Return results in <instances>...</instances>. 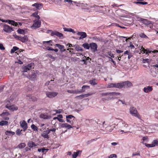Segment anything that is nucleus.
I'll return each mask as SVG.
<instances>
[{
    "label": "nucleus",
    "instance_id": "aec40b11",
    "mask_svg": "<svg viewBox=\"0 0 158 158\" xmlns=\"http://www.w3.org/2000/svg\"><path fill=\"white\" fill-rule=\"evenodd\" d=\"M55 46L59 48L61 52L65 51L64 46L63 45H61L59 44H55Z\"/></svg>",
    "mask_w": 158,
    "mask_h": 158
},
{
    "label": "nucleus",
    "instance_id": "49530a36",
    "mask_svg": "<svg viewBox=\"0 0 158 158\" xmlns=\"http://www.w3.org/2000/svg\"><path fill=\"white\" fill-rule=\"evenodd\" d=\"M17 31L20 34H24V31L20 29H18Z\"/></svg>",
    "mask_w": 158,
    "mask_h": 158
},
{
    "label": "nucleus",
    "instance_id": "09e8293b",
    "mask_svg": "<svg viewBox=\"0 0 158 158\" xmlns=\"http://www.w3.org/2000/svg\"><path fill=\"white\" fill-rule=\"evenodd\" d=\"M139 36L142 38H147V36L144 33H141L139 34Z\"/></svg>",
    "mask_w": 158,
    "mask_h": 158
},
{
    "label": "nucleus",
    "instance_id": "4be33fe9",
    "mask_svg": "<svg viewBox=\"0 0 158 158\" xmlns=\"http://www.w3.org/2000/svg\"><path fill=\"white\" fill-rule=\"evenodd\" d=\"M48 134L47 133V132H45V131H44L41 134V135L45 139H48L49 138V136L48 135Z\"/></svg>",
    "mask_w": 158,
    "mask_h": 158
},
{
    "label": "nucleus",
    "instance_id": "ea45409f",
    "mask_svg": "<svg viewBox=\"0 0 158 158\" xmlns=\"http://www.w3.org/2000/svg\"><path fill=\"white\" fill-rule=\"evenodd\" d=\"M152 52V53L157 52H158V51L156 50H155L154 51H149L148 49H147V51H146V52H145V54H147L148 53H151Z\"/></svg>",
    "mask_w": 158,
    "mask_h": 158
},
{
    "label": "nucleus",
    "instance_id": "4d7b16f0",
    "mask_svg": "<svg viewBox=\"0 0 158 158\" xmlns=\"http://www.w3.org/2000/svg\"><path fill=\"white\" fill-rule=\"evenodd\" d=\"M143 63H149V60L148 59H143Z\"/></svg>",
    "mask_w": 158,
    "mask_h": 158
},
{
    "label": "nucleus",
    "instance_id": "7ed1b4c3",
    "mask_svg": "<svg viewBox=\"0 0 158 158\" xmlns=\"http://www.w3.org/2000/svg\"><path fill=\"white\" fill-rule=\"evenodd\" d=\"M112 121H113V122L116 123V126L118 125L119 128L124 130L128 129V124L122 119L115 118H114V119Z\"/></svg>",
    "mask_w": 158,
    "mask_h": 158
},
{
    "label": "nucleus",
    "instance_id": "7c9ffc66",
    "mask_svg": "<svg viewBox=\"0 0 158 158\" xmlns=\"http://www.w3.org/2000/svg\"><path fill=\"white\" fill-rule=\"evenodd\" d=\"M30 79L32 81H34L35 80L36 77V74L35 73H33L31 76H30Z\"/></svg>",
    "mask_w": 158,
    "mask_h": 158
},
{
    "label": "nucleus",
    "instance_id": "603ef678",
    "mask_svg": "<svg viewBox=\"0 0 158 158\" xmlns=\"http://www.w3.org/2000/svg\"><path fill=\"white\" fill-rule=\"evenodd\" d=\"M140 50H141V52H143V53H145V52H146V51H147V49H145L143 47V46L141 47V49Z\"/></svg>",
    "mask_w": 158,
    "mask_h": 158
},
{
    "label": "nucleus",
    "instance_id": "052dcab7",
    "mask_svg": "<svg viewBox=\"0 0 158 158\" xmlns=\"http://www.w3.org/2000/svg\"><path fill=\"white\" fill-rule=\"evenodd\" d=\"M108 58L110 59V60L111 61H112L113 63V64H114V66H116V63L115 62V61H114L113 59L112 58H110V57H108Z\"/></svg>",
    "mask_w": 158,
    "mask_h": 158
},
{
    "label": "nucleus",
    "instance_id": "ddd939ff",
    "mask_svg": "<svg viewBox=\"0 0 158 158\" xmlns=\"http://www.w3.org/2000/svg\"><path fill=\"white\" fill-rule=\"evenodd\" d=\"M4 31L7 33H10L13 31L12 27L7 25H4L3 26Z\"/></svg>",
    "mask_w": 158,
    "mask_h": 158
},
{
    "label": "nucleus",
    "instance_id": "473e14b6",
    "mask_svg": "<svg viewBox=\"0 0 158 158\" xmlns=\"http://www.w3.org/2000/svg\"><path fill=\"white\" fill-rule=\"evenodd\" d=\"M26 146V144L24 143H21L18 145L19 148L22 149L24 148Z\"/></svg>",
    "mask_w": 158,
    "mask_h": 158
},
{
    "label": "nucleus",
    "instance_id": "39448f33",
    "mask_svg": "<svg viewBox=\"0 0 158 158\" xmlns=\"http://www.w3.org/2000/svg\"><path fill=\"white\" fill-rule=\"evenodd\" d=\"M14 36L16 39L18 40L23 43H25L27 42L28 40V38L27 35H24L23 36H18L17 35H14Z\"/></svg>",
    "mask_w": 158,
    "mask_h": 158
},
{
    "label": "nucleus",
    "instance_id": "2eb2a0df",
    "mask_svg": "<svg viewBox=\"0 0 158 158\" xmlns=\"http://www.w3.org/2000/svg\"><path fill=\"white\" fill-rule=\"evenodd\" d=\"M92 94L90 93H88L85 94H82L79 96H77L75 97V98L78 100L87 97L88 96H90Z\"/></svg>",
    "mask_w": 158,
    "mask_h": 158
},
{
    "label": "nucleus",
    "instance_id": "72a5a7b5",
    "mask_svg": "<svg viewBox=\"0 0 158 158\" xmlns=\"http://www.w3.org/2000/svg\"><path fill=\"white\" fill-rule=\"evenodd\" d=\"M152 146L153 147H154L155 146L158 145V141L156 140H154L152 142Z\"/></svg>",
    "mask_w": 158,
    "mask_h": 158
},
{
    "label": "nucleus",
    "instance_id": "13d9d810",
    "mask_svg": "<svg viewBox=\"0 0 158 158\" xmlns=\"http://www.w3.org/2000/svg\"><path fill=\"white\" fill-rule=\"evenodd\" d=\"M114 157L117 158V155L115 154H112L109 157V158H113Z\"/></svg>",
    "mask_w": 158,
    "mask_h": 158
},
{
    "label": "nucleus",
    "instance_id": "c03bdc74",
    "mask_svg": "<svg viewBox=\"0 0 158 158\" xmlns=\"http://www.w3.org/2000/svg\"><path fill=\"white\" fill-rule=\"evenodd\" d=\"M134 3L137 4H139L143 5H146L148 4L147 2H135Z\"/></svg>",
    "mask_w": 158,
    "mask_h": 158
},
{
    "label": "nucleus",
    "instance_id": "a18cd8bd",
    "mask_svg": "<svg viewBox=\"0 0 158 158\" xmlns=\"http://www.w3.org/2000/svg\"><path fill=\"white\" fill-rule=\"evenodd\" d=\"M120 94L119 93H116L115 92H110V95L112 96H117Z\"/></svg>",
    "mask_w": 158,
    "mask_h": 158
},
{
    "label": "nucleus",
    "instance_id": "c9c22d12",
    "mask_svg": "<svg viewBox=\"0 0 158 158\" xmlns=\"http://www.w3.org/2000/svg\"><path fill=\"white\" fill-rule=\"evenodd\" d=\"M19 48L16 46L13 47V48L11 50L10 52L12 53L15 52L16 51L18 50Z\"/></svg>",
    "mask_w": 158,
    "mask_h": 158
},
{
    "label": "nucleus",
    "instance_id": "f704fd0d",
    "mask_svg": "<svg viewBox=\"0 0 158 158\" xmlns=\"http://www.w3.org/2000/svg\"><path fill=\"white\" fill-rule=\"evenodd\" d=\"M31 127L34 131H38V128L34 124H33L31 126Z\"/></svg>",
    "mask_w": 158,
    "mask_h": 158
},
{
    "label": "nucleus",
    "instance_id": "412c9836",
    "mask_svg": "<svg viewBox=\"0 0 158 158\" xmlns=\"http://www.w3.org/2000/svg\"><path fill=\"white\" fill-rule=\"evenodd\" d=\"M32 6L35 7L37 9L40 10L42 7V5L41 4L35 3L34 4L32 5Z\"/></svg>",
    "mask_w": 158,
    "mask_h": 158
},
{
    "label": "nucleus",
    "instance_id": "864d4df0",
    "mask_svg": "<svg viewBox=\"0 0 158 158\" xmlns=\"http://www.w3.org/2000/svg\"><path fill=\"white\" fill-rule=\"evenodd\" d=\"M67 125V123H61L60 124V126L61 127H66Z\"/></svg>",
    "mask_w": 158,
    "mask_h": 158
},
{
    "label": "nucleus",
    "instance_id": "680f3d73",
    "mask_svg": "<svg viewBox=\"0 0 158 158\" xmlns=\"http://www.w3.org/2000/svg\"><path fill=\"white\" fill-rule=\"evenodd\" d=\"M0 49L1 50H4L5 49V48L2 44H0Z\"/></svg>",
    "mask_w": 158,
    "mask_h": 158
},
{
    "label": "nucleus",
    "instance_id": "c85d7f7f",
    "mask_svg": "<svg viewBox=\"0 0 158 158\" xmlns=\"http://www.w3.org/2000/svg\"><path fill=\"white\" fill-rule=\"evenodd\" d=\"M82 46L84 47V48L87 49H89L90 48L89 44V45L88 44L86 43L83 44Z\"/></svg>",
    "mask_w": 158,
    "mask_h": 158
},
{
    "label": "nucleus",
    "instance_id": "393cba45",
    "mask_svg": "<svg viewBox=\"0 0 158 158\" xmlns=\"http://www.w3.org/2000/svg\"><path fill=\"white\" fill-rule=\"evenodd\" d=\"M20 126L22 128L27 127V124L25 120H23L22 122H20Z\"/></svg>",
    "mask_w": 158,
    "mask_h": 158
},
{
    "label": "nucleus",
    "instance_id": "cd10ccee",
    "mask_svg": "<svg viewBox=\"0 0 158 158\" xmlns=\"http://www.w3.org/2000/svg\"><path fill=\"white\" fill-rule=\"evenodd\" d=\"M15 134L14 132L11 131H7L5 132L6 135L8 136L14 135Z\"/></svg>",
    "mask_w": 158,
    "mask_h": 158
},
{
    "label": "nucleus",
    "instance_id": "5701e85b",
    "mask_svg": "<svg viewBox=\"0 0 158 158\" xmlns=\"http://www.w3.org/2000/svg\"><path fill=\"white\" fill-rule=\"evenodd\" d=\"M27 145L29 147L31 148H32L34 146H36V145L35 144V143L31 141L29 142L28 143Z\"/></svg>",
    "mask_w": 158,
    "mask_h": 158
},
{
    "label": "nucleus",
    "instance_id": "bf43d9fd",
    "mask_svg": "<svg viewBox=\"0 0 158 158\" xmlns=\"http://www.w3.org/2000/svg\"><path fill=\"white\" fill-rule=\"evenodd\" d=\"M137 155L140 156L139 152H137L136 153H133L132 155V156H134Z\"/></svg>",
    "mask_w": 158,
    "mask_h": 158
},
{
    "label": "nucleus",
    "instance_id": "6ab92c4d",
    "mask_svg": "<svg viewBox=\"0 0 158 158\" xmlns=\"http://www.w3.org/2000/svg\"><path fill=\"white\" fill-rule=\"evenodd\" d=\"M40 118H43L44 119H49L51 118V117L50 116H48L45 114H41L40 116Z\"/></svg>",
    "mask_w": 158,
    "mask_h": 158
},
{
    "label": "nucleus",
    "instance_id": "a878e982",
    "mask_svg": "<svg viewBox=\"0 0 158 158\" xmlns=\"http://www.w3.org/2000/svg\"><path fill=\"white\" fill-rule=\"evenodd\" d=\"M75 49L77 51H82L83 50L82 48L79 46L78 45H74Z\"/></svg>",
    "mask_w": 158,
    "mask_h": 158
},
{
    "label": "nucleus",
    "instance_id": "9b49d317",
    "mask_svg": "<svg viewBox=\"0 0 158 158\" xmlns=\"http://www.w3.org/2000/svg\"><path fill=\"white\" fill-rule=\"evenodd\" d=\"M41 23V22L39 20H35L34 21V23L31 26V27H34L35 28H39L40 26Z\"/></svg>",
    "mask_w": 158,
    "mask_h": 158
},
{
    "label": "nucleus",
    "instance_id": "20e7f679",
    "mask_svg": "<svg viewBox=\"0 0 158 158\" xmlns=\"http://www.w3.org/2000/svg\"><path fill=\"white\" fill-rule=\"evenodd\" d=\"M130 114L132 116L137 118L139 119H141V117L139 114L136 109L134 107L131 106L129 109Z\"/></svg>",
    "mask_w": 158,
    "mask_h": 158
},
{
    "label": "nucleus",
    "instance_id": "58836bf2",
    "mask_svg": "<svg viewBox=\"0 0 158 158\" xmlns=\"http://www.w3.org/2000/svg\"><path fill=\"white\" fill-rule=\"evenodd\" d=\"M9 114L8 112L6 111L5 112H3L2 114H1L0 115L2 117H3L4 116H8Z\"/></svg>",
    "mask_w": 158,
    "mask_h": 158
},
{
    "label": "nucleus",
    "instance_id": "b1692460",
    "mask_svg": "<svg viewBox=\"0 0 158 158\" xmlns=\"http://www.w3.org/2000/svg\"><path fill=\"white\" fill-rule=\"evenodd\" d=\"M63 29L64 31L72 32L73 33H75L74 31L71 28L64 27L63 28Z\"/></svg>",
    "mask_w": 158,
    "mask_h": 158
},
{
    "label": "nucleus",
    "instance_id": "79ce46f5",
    "mask_svg": "<svg viewBox=\"0 0 158 158\" xmlns=\"http://www.w3.org/2000/svg\"><path fill=\"white\" fill-rule=\"evenodd\" d=\"M103 6H97L96 5H94L93 6H90V7L91 8L97 7L98 9H99L100 8H103Z\"/></svg>",
    "mask_w": 158,
    "mask_h": 158
},
{
    "label": "nucleus",
    "instance_id": "3c124183",
    "mask_svg": "<svg viewBox=\"0 0 158 158\" xmlns=\"http://www.w3.org/2000/svg\"><path fill=\"white\" fill-rule=\"evenodd\" d=\"M110 94V92H108L106 93H102L101 94H100V95L101 96H107L108 95Z\"/></svg>",
    "mask_w": 158,
    "mask_h": 158
},
{
    "label": "nucleus",
    "instance_id": "8fccbe9b",
    "mask_svg": "<svg viewBox=\"0 0 158 158\" xmlns=\"http://www.w3.org/2000/svg\"><path fill=\"white\" fill-rule=\"evenodd\" d=\"M80 61L82 62L83 64H87V62L86 61V59H85L84 57H83V59L81 60Z\"/></svg>",
    "mask_w": 158,
    "mask_h": 158
},
{
    "label": "nucleus",
    "instance_id": "338daca9",
    "mask_svg": "<svg viewBox=\"0 0 158 158\" xmlns=\"http://www.w3.org/2000/svg\"><path fill=\"white\" fill-rule=\"evenodd\" d=\"M49 51H53V49L52 48H51V47H47L46 48Z\"/></svg>",
    "mask_w": 158,
    "mask_h": 158
},
{
    "label": "nucleus",
    "instance_id": "dca6fc26",
    "mask_svg": "<svg viewBox=\"0 0 158 158\" xmlns=\"http://www.w3.org/2000/svg\"><path fill=\"white\" fill-rule=\"evenodd\" d=\"M140 21L146 25H148L151 24V22L147 19L140 18Z\"/></svg>",
    "mask_w": 158,
    "mask_h": 158
},
{
    "label": "nucleus",
    "instance_id": "6e6552de",
    "mask_svg": "<svg viewBox=\"0 0 158 158\" xmlns=\"http://www.w3.org/2000/svg\"><path fill=\"white\" fill-rule=\"evenodd\" d=\"M58 94V93L54 92H47L46 95L49 98H52L54 97Z\"/></svg>",
    "mask_w": 158,
    "mask_h": 158
},
{
    "label": "nucleus",
    "instance_id": "1a4fd4ad",
    "mask_svg": "<svg viewBox=\"0 0 158 158\" xmlns=\"http://www.w3.org/2000/svg\"><path fill=\"white\" fill-rule=\"evenodd\" d=\"M72 118H73V120H74L75 117L71 115H66V118L67 122L73 125V120H70V119H72Z\"/></svg>",
    "mask_w": 158,
    "mask_h": 158
},
{
    "label": "nucleus",
    "instance_id": "0e129e2a",
    "mask_svg": "<svg viewBox=\"0 0 158 158\" xmlns=\"http://www.w3.org/2000/svg\"><path fill=\"white\" fill-rule=\"evenodd\" d=\"M145 145L146 146L148 147H153L152 146V144L145 143Z\"/></svg>",
    "mask_w": 158,
    "mask_h": 158
},
{
    "label": "nucleus",
    "instance_id": "4c0bfd02",
    "mask_svg": "<svg viewBox=\"0 0 158 158\" xmlns=\"http://www.w3.org/2000/svg\"><path fill=\"white\" fill-rule=\"evenodd\" d=\"M22 130H20L19 129H18L16 131V134L18 135H20L21 134Z\"/></svg>",
    "mask_w": 158,
    "mask_h": 158
},
{
    "label": "nucleus",
    "instance_id": "f257e3e1",
    "mask_svg": "<svg viewBox=\"0 0 158 158\" xmlns=\"http://www.w3.org/2000/svg\"><path fill=\"white\" fill-rule=\"evenodd\" d=\"M114 118H112L110 119L109 124L107 126H106V125L105 124V121H104L103 122L102 125L104 129L102 130V131L101 132L102 133H107L112 131L115 128L116 126V123L113 122V121H112L113 119H114Z\"/></svg>",
    "mask_w": 158,
    "mask_h": 158
},
{
    "label": "nucleus",
    "instance_id": "a211bd4d",
    "mask_svg": "<svg viewBox=\"0 0 158 158\" xmlns=\"http://www.w3.org/2000/svg\"><path fill=\"white\" fill-rule=\"evenodd\" d=\"M152 90V86H148L147 87H145L143 88V91L146 93H148Z\"/></svg>",
    "mask_w": 158,
    "mask_h": 158
},
{
    "label": "nucleus",
    "instance_id": "0eeeda50",
    "mask_svg": "<svg viewBox=\"0 0 158 158\" xmlns=\"http://www.w3.org/2000/svg\"><path fill=\"white\" fill-rule=\"evenodd\" d=\"M0 20L2 22L8 23L9 24H11L15 26H17L18 25L17 23L15 22L13 20H4L3 19H0Z\"/></svg>",
    "mask_w": 158,
    "mask_h": 158
},
{
    "label": "nucleus",
    "instance_id": "4468645a",
    "mask_svg": "<svg viewBox=\"0 0 158 158\" xmlns=\"http://www.w3.org/2000/svg\"><path fill=\"white\" fill-rule=\"evenodd\" d=\"M5 107L12 111H13L14 110H16L18 109L17 107L15 105H6Z\"/></svg>",
    "mask_w": 158,
    "mask_h": 158
},
{
    "label": "nucleus",
    "instance_id": "69168bd1",
    "mask_svg": "<svg viewBox=\"0 0 158 158\" xmlns=\"http://www.w3.org/2000/svg\"><path fill=\"white\" fill-rule=\"evenodd\" d=\"M66 128H67L68 129H70L71 128H72L73 127L71 126L70 125H69L67 123V125L66 126Z\"/></svg>",
    "mask_w": 158,
    "mask_h": 158
},
{
    "label": "nucleus",
    "instance_id": "6e6d98bb",
    "mask_svg": "<svg viewBox=\"0 0 158 158\" xmlns=\"http://www.w3.org/2000/svg\"><path fill=\"white\" fill-rule=\"evenodd\" d=\"M108 55L110 56V58L112 57L114 58V54L113 53H112L111 52H108Z\"/></svg>",
    "mask_w": 158,
    "mask_h": 158
},
{
    "label": "nucleus",
    "instance_id": "e2e57ef3",
    "mask_svg": "<svg viewBox=\"0 0 158 158\" xmlns=\"http://www.w3.org/2000/svg\"><path fill=\"white\" fill-rule=\"evenodd\" d=\"M55 111H56L57 113L60 114L62 111V110L61 109H59L58 110H56Z\"/></svg>",
    "mask_w": 158,
    "mask_h": 158
},
{
    "label": "nucleus",
    "instance_id": "423d86ee",
    "mask_svg": "<svg viewBox=\"0 0 158 158\" xmlns=\"http://www.w3.org/2000/svg\"><path fill=\"white\" fill-rule=\"evenodd\" d=\"M52 32L51 33V35L52 36H53L54 35H56L59 37L60 38L62 39L64 38L63 36V35L61 33H60L58 31H51Z\"/></svg>",
    "mask_w": 158,
    "mask_h": 158
},
{
    "label": "nucleus",
    "instance_id": "2f4dec72",
    "mask_svg": "<svg viewBox=\"0 0 158 158\" xmlns=\"http://www.w3.org/2000/svg\"><path fill=\"white\" fill-rule=\"evenodd\" d=\"M8 122L6 121H2L0 122V125L4 126L8 125Z\"/></svg>",
    "mask_w": 158,
    "mask_h": 158
},
{
    "label": "nucleus",
    "instance_id": "37998d69",
    "mask_svg": "<svg viewBox=\"0 0 158 158\" xmlns=\"http://www.w3.org/2000/svg\"><path fill=\"white\" fill-rule=\"evenodd\" d=\"M64 2L65 3L68 2L70 4V5H73V1L72 0H64Z\"/></svg>",
    "mask_w": 158,
    "mask_h": 158
},
{
    "label": "nucleus",
    "instance_id": "9d476101",
    "mask_svg": "<svg viewBox=\"0 0 158 158\" xmlns=\"http://www.w3.org/2000/svg\"><path fill=\"white\" fill-rule=\"evenodd\" d=\"M90 48L93 52H95L97 50V45L94 43H92L89 44Z\"/></svg>",
    "mask_w": 158,
    "mask_h": 158
},
{
    "label": "nucleus",
    "instance_id": "f03ea898",
    "mask_svg": "<svg viewBox=\"0 0 158 158\" xmlns=\"http://www.w3.org/2000/svg\"><path fill=\"white\" fill-rule=\"evenodd\" d=\"M132 86L131 83L128 81L122 82L117 83H110L108 85L107 88H122L123 87H128Z\"/></svg>",
    "mask_w": 158,
    "mask_h": 158
},
{
    "label": "nucleus",
    "instance_id": "f8f14e48",
    "mask_svg": "<svg viewBox=\"0 0 158 158\" xmlns=\"http://www.w3.org/2000/svg\"><path fill=\"white\" fill-rule=\"evenodd\" d=\"M33 64L30 63L24 66L23 68V72H27L30 70L32 69Z\"/></svg>",
    "mask_w": 158,
    "mask_h": 158
},
{
    "label": "nucleus",
    "instance_id": "c756f323",
    "mask_svg": "<svg viewBox=\"0 0 158 158\" xmlns=\"http://www.w3.org/2000/svg\"><path fill=\"white\" fill-rule=\"evenodd\" d=\"M38 12H35L32 14V16L36 18L37 20H39L40 19V17L38 15Z\"/></svg>",
    "mask_w": 158,
    "mask_h": 158
},
{
    "label": "nucleus",
    "instance_id": "e433bc0d",
    "mask_svg": "<svg viewBox=\"0 0 158 158\" xmlns=\"http://www.w3.org/2000/svg\"><path fill=\"white\" fill-rule=\"evenodd\" d=\"M79 151H77L76 152H74L72 155V157L73 158H76L78 156L79 153Z\"/></svg>",
    "mask_w": 158,
    "mask_h": 158
},
{
    "label": "nucleus",
    "instance_id": "f3484780",
    "mask_svg": "<svg viewBox=\"0 0 158 158\" xmlns=\"http://www.w3.org/2000/svg\"><path fill=\"white\" fill-rule=\"evenodd\" d=\"M77 34L78 35L81 36L79 38V40L85 38L87 37L86 34L85 32H78Z\"/></svg>",
    "mask_w": 158,
    "mask_h": 158
},
{
    "label": "nucleus",
    "instance_id": "5fc2aeb1",
    "mask_svg": "<svg viewBox=\"0 0 158 158\" xmlns=\"http://www.w3.org/2000/svg\"><path fill=\"white\" fill-rule=\"evenodd\" d=\"M74 94H80L81 93V90H79L78 89L75 90H74Z\"/></svg>",
    "mask_w": 158,
    "mask_h": 158
},
{
    "label": "nucleus",
    "instance_id": "a19ab883",
    "mask_svg": "<svg viewBox=\"0 0 158 158\" xmlns=\"http://www.w3.org/2000/svg\"><path fill=\"white\" fill-rule=\"evenodd\" d=\"M56 131V129L55 128H53L52 129H50L49 130L48 129V130L46 131L45 132H47V133L49 134L50 133L51 131L55 132Z\"/></svg>",
    "mask_w": 158,
    "mask_h": 158
},
{
    "label": "nucleus",
    "instance_id": "774afa93",
    "mask_svg": "<svg viewBox=\"0 0 158 158\" xmlns=\"http://www.w3.org/2000/svg\"><path fill=\"white\" fill-rule=\"evenodd\" d=\"M116 52L118 53H120L123 52V51L122 50H119L118 49H116Z\"/></svg>",
    "mask_w": 158,
    "mask_h": 158
},
{
    "label": "nucleus",
    "instance_id": "de8ad7c7",
    "mask_svg": "<svg viewBox=\"0 0 158 158\" xmlns=\"http://www.w3.org/2000/svg\"><path fill=\"white\" fill-rule=\"evenodd\" d=\"M95 79H94L93 80H90L89 81V83L92 85H97V83L95 82Z\"/></svg>",
    "mask_w": 158,
    "mask_h": 158
},
{
    "label": "nucleus",
    "instance_id": "bb28decb",
    "mask_svg": "<svg viewBox=\"0 0 158 158\" xmlns=\"http://www.w3.org/2000/svg\"><path fill=\"white\" fill-rule=\"evenodd\" d=\"M89 86L88 85H84L82 86V89L81 90V93L85 92V89L87 88L89 89Z\"/></svg>",
    "mask_w": 158,
    "mask_h": 158
}]
</instances>
